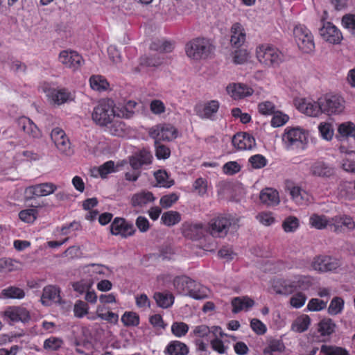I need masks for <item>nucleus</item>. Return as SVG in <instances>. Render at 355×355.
<instances>
[{
    "instance_id": "1",
    "label": "nucleus",
    "mask_w": 355,
    "mask_h": 355,
    "mask_svg": "<svg viewBox=\"0 0 355 355\" xmlns=\"http://www.w3.org/2000/svg\"><path fill=\"white\" fill-rule=\"evenodd\" d=\"M133 114L123 106L116 105L110 98L101 100L94 107L92 120L100 126H107L115 118H130Z\"/></svg>"
},
{
    "instance_id": "2",
    "label": "nucleus",
    "mask_w": 355,
    "mask_h": 355,
    "mask_svg": "<svg viewBox=\"0 0 355 355\" xmlns=\"http://www.w3.org/2000/svg\"><path fill=\"white\" fill-rule=\"evenodd\" d=\"M311 131L302 126H288L282 135L284 148L287 150H305L311 140Z\"/></svg>"
},
{
    "instance_id": "3",
    "label": "nucleus",
    "mask_w": 355,
    "mask_h": 355,
    "mask_svg": "<svg viewBox=\"0 0 355 355\" xmlns=\"http://www.w3.org/2000/svg\"><path fill=\"white\" fill-rule=\"evenodd\" d=\"M254 54L258 62L265 67L275 68L284 60L282 53L270 44H260L255 48Z\"/></svg>"
},
{
    "instance_id": "4",
    "label": "nucleus",
    "mask_w": 355,
    "mask_h": 355,
    "mask_svg": "<svg viewBox=\"0 0 355 355\" xmlns=\"http://www.w3.org/2000/svg\"><path fill=\"white\" fill-rule=\"evenodd\" d=\"M239 220V218L232 215L218 216L209 221L207 231L213 236H223L230 229L236 230Z\"/></svg>"
},
{
    "instance_id": "5",
    "label": "nucleus",
    "mask_w": 355,
    "mask_h": 355,
    "mask_svg": "<svg viewBox=\"0 0 355 355\" xmlns=\"http://www.w3.org/2000/svg\"><path fill=\"white\" fill-rule=\"evenodd\" d=\"M293 35L298 49L302 53H311L314 51L313 35L305 25L295 24L293 29Z\"/></svg>"
},
{
    "instance_id": "6",
    "label": "nucleus",
    "mask_w": 355,
    "mask_h": 355,
    "mask_svg": "<svg viewBox=\"0 0 355 355\" xmlns=\"http://www.w3.org/2000/svg\"><path fill=\"white\" fill-rule=\"evenodd\" d=\"M211 44L209 40L205 38L193 39L185 46L187 55L194 60L206 59L211 53Z\"/></svg>"
},
{
    "instance_id": "7",
    "label": "nucleus",
    "mask_w": 355,
    "mask_h": 355,
    "mask_svg": "<svg viewBox=\"0 0 355 355\" xmlns=\"http://www.w3.org/2000/svg\"><path fill=\"white\" fill-rule=\"evenodd\" d=\"M322 114L328 116L342 114L345 109V99L338 95L327 94L319 98Z\"/></svg>"
},
{
    "instance_id": "8",
    "label": "nucleus",
    "mask_w": 355,
    "mask_h": 355,
    "mask_svg": "<svg viewBox=\"0 0 355 355\" xmlns=\"http://www.w3.org/2000/svg\"><path fill=\"white\" fill-rule=\"evenodd\" d=\"M82 274L87 279V286H92L95 282L109 277L110 270L108 267L98 263H91L81 267Z\"/></svg>"
},
{
    "instance_id": "9",
    "label": "nucleus",
    "mask_w": 355,
    "mask_h": 355,
    "mask_svg": "<svg viewBox=\"0 0 355 355\" xmlns=\"http://www.w3.org/2000/svg\"><path fill=\"white\" fill-rule=\"evenodd\" d=\"M41 89L45 93L48 101L53 104L61 105L73 99V95L66 89L51 87L49 84L44 83Z\"/></svg>"
},
{
    "instance_id": "10",
    "label": "nucleus",
    "mask_w": 355,
    "mask_h": 355,
    "mask_svg": "<svg viewBox=\"0 0 355 355\" xmlns=\"http://www.w3.org/2000/svg\"><path fill=\"white\" fill-rule=\"evenodd\" d=\"M294 105L301 113L312 117H318L322 114L319 98L315 101L311 98H296Z\"/></svg>"
},
{
    "instance_id": "11",
    "label": "nucleus",
    "mask_w": 355,
    "mask_h": 355,
    "mask_svg": "<svg viewBox=\"0 0 355 355\" xmlns=\"http://www.w3.org/2000/svg\"><path fill=\"white\" fill-rule=\"evenodd\" d=\"M177 129L171 124H159L149 130V135L156 141H172L178 137Z\"/></svg>"
},
{
    "instance_id": "12",
    "label": "nucleus",
    "mask_w": 355,
    "mask_h": 355,
    "mask_svg": "<svg viewBox=\"0 0 355 355\" xmlns=\"http://www.w3.org/2000/svg\"><path fill=\"white\" fill-rule=\"evenodd\" d=\"M319 35L323 40L331 44H339L343 40L340 30L331 22H324L319 28Z\"/></svg>"
},
{
    "instance_id": "13",
    "label": "nucleus",
    "mask_w": 355,
    "mask_h": 355,
    "mask_svg": "<svg viewBox=\"0 0 355 355\" xmlns=\"http://www.w3.org/2000/svg\"><path fill=\"white\" fill-rule=\"evenodd\" d=\"M58 188V186L53 182H44L26 187L24 195L28 199L44 197L53 193Z\"/></svg>"
},
{
    "instance_id": "14",
    "label": "nucleus",
    "mask_w": 355,
    "mask_h": 355,
    "mask_svg": "<svg viewBox=\"0 0 355 355\" xmlns=\"http://www.w3.org/2000/svg\"><path fill=\"white\" fill-rule=\"evenodd\" d=\"M340 266L339 259L327 255H320L313 259L311 267L313 270L324 272L336 270Z\"/></svg>"
},
{
    "instance_id": "15",
    "label": "nucleus",
    "mask_w": 355,
    "mask_h": 355,
    "mask_svg": "<svg viewBox=\"0 0 355 355\" xmlns=\"http://www.w3.org/2000/svg\"><path fill=\"white\" fill-rule=\"evenodd\" d=\"M220 105V103L218 100H209L197 104L194 110L201 119L213 120L215 119Z\"/></svg>"
},
{
    "instance_id": "16",
    "label": "nucleus",
    "mask_w": 355,
    "mask_h": 355,
    "mask_svg": "<svg viewBox=\"0 0 355 355\" xmlns=\"http://www.w3.org/2000/svg\"><path fill=\"white\" fill-rule=\"evenodd\" d=\"M0 315L5 320L10 322H26L31 318L29 312L21 306H9Z\"/></svg>"
},
{
    "instance_id": "17",
    "label": "nucleus",
    "mask_w": 355,
    "mask_h": 355,
    "mask_svg": "<svg viewBox=\"0 0 355 355\" xmlns=\"http://www.w3.org/2000/svg\"><path fill=\"white\" fill-rule=\"evenodd\" d=\"M110 231L113 235L127 238L135 233V229L131 223L122 218H116L110 225Z\"/></svg>"
},
{
    "instance_id": "18",
    "label": "nucleus",
    "mask_w": 355,
    "mask_h": 355,
    "mask_svg": "<svg viewBox=\"0 0 355 355\" xmlns=\"http://www.w3.org/2000/svg\"><path fill=\"white\" fill-rule=\"evenodd\" d=\"M59 61L66 67L74 70L78 69L84 62L82 56L72 50L62 51L58 57Z\"/></svg>"
},
{
    "instance_id": "19",
    "label": "nucleus",
    "mask_w": 355,
    "mask_h": 355,
    "mask_svg": "<svg viewBox=\"0 0 355 355\" xmlns=\"http://www.w3.org/2000/svg\"><path fill=\"white\" fill-rule=\"evenodd\" d=\"M273 291L277 294L288 295L296 289L294 275L286 279L279 278L274 279L272 284Z\"/></svg>"
},
{
    "instance_id": "20",
    "label": "nucleus",
    "mask_w": 355,
    "mask_h": 355,
    "mask_svg": "<svg viewBox=\"0 0 355 355\" xmlns=\"http://www.w3.org/2000/svg\"><path fill=\"white\" fill-rule=\"evenodd\" d=\"M227 94L235 100L243 98L252 95L254 90L252 88L243 83H230L226 87Z\"/></svg>"
},
{
    "instance_id": "21",
    "label": "nucleus",
    "mask_w": 355,
    "mask_h": 355,
    "mask_svg": "<svg viewBox=\"0 0 355 355\" xmlns=\"http://www.w3.org/2000/svg\"><path fill=\"white\" fill-rule=\"evenodd\" d=\"M153 194L148 191H141L134 193L130 198L131 206L140 211L146 205L155 200Z\"/></svg>"
},
{
    "instance_id": "22",
    "label": "nucleus",
    "mask_w": 355,
    "mask_h": 355,
    "mask_svg": "<svg viewBox=\"0 0 355 355\" xmlns=\"http://www.w3.org/2000/svg\"><path fill=\"white\" fill-rule=\"evenodd\" d=\"M232 141L233 146L240 150H251L256 145L254 138L246 132L236 134L233 137Z\"/></svg>"
},
{
    "instance_id": "23",
    "label": "nucleus",
    "mask_w": 355,
    "mask_h": 355,
    "mask_svg": "<svg viewBox=\"0 0 355 355\" xmlns=\"http://www.w3.org/2000/svg\"><path fill=\"white\" fill-rule=\"evenodd\" d=\"M310 173L315 177L329 178L334 174V169L322 160H315L310 165Z\"/></svg>"
},
{
    "instance_id": "24",
    "label": "nucleus",
    "mask_w": 355,
    "mask_h": 355,
    "mask_svg": "<svg viewBox=\"0 0 355 355\" xmlns=\"http://www.w3.org/2000/svg\"><path fill=\"white\" fill-rule=\"evenodd\" d=\"M289 193L292 200L297 205H308L313 200L312 196L299 186L290 187Z\"/></svg>"
},
{
    "instance_id": "25",
    "label": "nucleus",
    "mask_w": 355,
    "mask_h": 355,
    "mask_svg": "<svg viewBox=\"0 0 355 355\" xmlns=\"http://www.w3.org/2000/svg\"><path fill=\"white\" fill-rule=\"evenodd\" d=\"M17 123L18 127L30 137L33 138H40L42 137L41 130L29 118L21 116L17 119Z\"/></svg>"
},
{
    "instance_id": "26",
    "label": "nucleus",
    "mask_w": 355,
    "mask_h": 355,
    "mask_svg": "<svg viewBox=\"0 0 355 355\" xmlns=\"http://www.w3.org/2000/svg\"><path fill=\"white\" fill-rule=\"evenodd\" d=\"M207 231V228L200 223H184L182 225L183 234L191 239L200 238Z\"/></svg>"
},
{
    "instance_id": "27",
    "label": "nucleus",
    "mask_w": 355,
    "mask_h": 355,
    "mask_svg": "<svg viewBox=\"0 0 355 355\" xmlns=\"http://www.w3.org/2000/svg\"><path fill=\"white\" fill-rule=\"evenodd\" d=\"M259 200L261 203L268 207L277 206L280 202L278 191L270 187H266L260 191Z\"/></svg>"
},
{
    "instance_id": "28",
    "label": "nucleus",
    "mask_w": 355,
    "mask_h": 355,
    "mask_svg": "<svg viewBox=\"0 0 355 355\" xmlns=\"http://www.w3.org/2000/svg\"><path fill=\"white\" fill-rule=\"evenodd\" d=\"M60 290L52 285L45 286L41 297V302L45 306H50L60 301Z\"/></svg>"
},
{
    "instance_id": "29",
    "label": "nucleus",
    "mask_w": 355,
    "mask_h": 355,
    "mask_svg": "<svg viewBox=\"0 0 355 355\" xmlns=\"http://www.w3.org/2000/svg\"><path fill=\"white\" fill-rule=\"evenodd\" d=\"M345 227L349 230L355 229V221L348 215H337L333 217V231L337 233L342 232V227Z\"/></svg>"
},
{
    "instance_id": "30",
    "label": "nucleus",
    "mask_w": 355,
    "mask_h": 355,
    "mask_svg": "<svg viewBox=\"0 0 355 355\" xmlns=\"http://www.w3.org/2000/svg\"><path fill=\"white\" fill-rule=\"evenodd\" d=\"M309 225L317 230L329 227L333 230V217L329 218L324 215L313 214L309 217Z\"/></svg>"
},
{
    "instance_id": "31",
    "label": "nucleus",
    "mask_w": 355,
    "mask_h": 355,
    "mask_svg": "<svg viewBox=\"0 0 355 355\" xmlns=\"http://www.w3.org/2000/svg\"><path fill=\"white\" fill-rule=\"evenodd\" d=\"M245 31L240 24L236 23L231 28V44L236 48L241 47L245 42Z\"/></svg>"
},
{
    "instance_id": "32",
    "label": "nucleus",
    "mask_w": 355,
    "mask_h": 355,
    "mask_svg": "<svg viewBox=\"0 0 355 355\" xmlns=\"http://www.w3.org/2000/svg\"><path fill=\"white\" fill-rule=\"evenodd\" d=\"M254 304V300L248 296L236 297L232 300V311L234 313L242 311H247L249 309L252 307Z\"/></svg>"
},
{
    "instance_id": "33",
    "label": "nucleus",
    "mask_w": 355,
    "mask_h": 355,
    "mask_svg": "<svg viewBox=\"0 0 355 355\" xmlns=\"http://www.w3.org/2000/svg\"><path fill=\"white\" fill-rule=\"evenodd\" d=\"M96 314L98 318L105 320L110 324H116L119 322V315L110 311L109 308L106 307L105 304L100 303L96 306Z\"/></svg>"
},
{
    "instance_id": "34",
    "label": "nucleus",
    "mask_w": 355,
    "mask_h": 355,
    "mask_svg": "<svg viewBox=\"0 0 355 355\" xmlns=\"http://www.w3.org/2000/svg\"><path fill=\"white\" fill-rule=\"evenodd\" d=\"M193 286H195V281L188 277H177L174 280V286L178 292L185 295H189Z\"/></svg>"
},
{
    "instance_id": "35",
    "label": "nucleus",
    "mask_w": 355,
    "mask_h": 355,
    "mask_svg": "<svg viewBox=\"0 0 355 355\" xmlns=\"http://www.w3.org/2000/svg\"><path fill=\"white\" fill-rule=\"evenodd\" d=\"M165 355H186L189 352L187 346L179 341H171L165 349Z\"/></svg>"
},
{
    "instance_id": "36",
    "label": "nucleus",
    "mask_w": 355,
    "mask_h": 355,
    "mask_svg": "<svg viewBox=\"0 0 355 355\" xmlns=\"http://www.w3.org/2000/svg\"><path fill=\"white\" fill-rule=\"evenodd\" d=\"M153 297L157 306L163 309L170 307L174 302V297L169 292H157Z\"/></svg>"
},
{
    "instance_id": "37",
    "label": "nucleus",
    "mask_w": 355,
    "mask_h": 355,
    "mask_svg": "<svg viewBox=\"0 0 355 355\" xmlns=\"http://www.w3.org/2000/svg\"><path fill=\"white\" fill-rule=\"evenodd\" d=\"M109 125L106 126L107 128V131L114 136L117 137H123L126 135L128 131V127L121 120H112V122L108 124Z\"/></svg>"
},
{
    "instance_id": "38",
    "label": "nucleus",
    "mask_w": 355,
    "mask_h": 355,
    "mask_svg": "<svg viewBox=\"0 0 355 355\" xmlns=\"http://www.w3.org/2000/svg\"><path fill=\"white\" fill-rule=\"evenodd\" d=\"M338 137L344 139L353 137L355 139V124L352 121H345L338 125Z\"/></svg>"
},
{
    "instance_id": "39",
    "label": "nucleus",
    "mask_w": 355,
    "mask_h": 355,
    "mask_svg": "<svg viewBox=\"0 0 355 355\" xmlns=\"http://www.w3.org/2000/svg\"><path fill=\"white\" fill-rule=\"evenodd\" d=\"M25 297L23 289L16 286H9L3 289L0 294L2 299H22Z\"/></svg>"
},
{
    "instance_id": "40",
    "label": "nucleus",
    "mask_w": 355,
    "mask_h": 355,
    "mask_svg": "<svg viewBox=\"0 0 355 355\" xmlns=\"http://www.w3.org/2000/svg\"><path fill=\"white\" fill-rule=\"evenodd\" d=\"M311 324V319L309 315L303 314L297 317L291 325L293 331L302 333L306 331Z\"/></svg>"
},
{
    "instance_id": "41",
    "label": "nucleus",
    "mask_w": 355,
    "mask_h": 355,
    "mask_svg": "<svg viewBox=\"0 0 355 355\" xmlns=\"http://www.w3.org/2000/svg\"><path fill=\"white\" fill-rule=\"evenodd\" d=\"M181 220V214L176 211H167L161 216V222L166 226L171 227L179 223Z\"/></svg>"
},
{
    "instance_id": "42",
    "label": "nucleus",
    "mask_w": 355,
    "mask_h": 355,
    "mask_svg": "<svg viewBox=\"0 0 355 355\" xmlns=\"http://www.w3.org/2000/svg\"><path fill=\"white\" fill-rule=\"evenodd\" d=\"M336 325L333 320L330 318H323L318 323V332L322 336H329L332 334L336 329Z\"/></svg>"
},
{
    "instance_id": "43",
    "label": "nucleus",
    "mask_w": 355,
    "mask_h": 355,
    "mask_svg": "<svg viewBox=\"0 0 355 355\" xmlns=\"http://www.w3.org/2000/svg\"><path fill=\"white\" fill-rule=\"evenodd\" d=\"M89 85L93 90L97 92L105 91L109 87L107 80L101 75H93L89 78Z\"/></svg>"
},
{
    "instance_id": "44",
    "label": "nucleus",
    "mask_w": 355,
    "mask_h": 355,
    "mask_svg": "<svg viewBox=\"0 0 355 355\" xmlns=\"http://www.w3.org/2000/svg\"><path fill=\"white\" fill-rule=\"evenodd\" d=\"M154 177L158 187L169 188L174 184V180L170 178L165 171L158 170L155 172Z\"/></svg>"
},
{
    "instance_id": "45",
    "label": "nucleus",
    "mask_w": 355,
    "mask_h": 355,
    "mask_svg": "<svg viewBox=\"0 0 355 355\" xmlns=\"http://www.w3.org/2000/svg\"><path fill=\"white\" fill-rule=\"evenodd\" d=\"M210 295V291L208 288L195 282V286H192L189 295L196 300H202L208 297Z\"/></svg>"
},
{
    "instance_id": "46",
    "label": "nucleus",
    "mask_w": 355,
    "mask_h": 355,
    "mask_svg": "<svg viewBox=\"0 0 355 355\" xmlns=\"http://www.w3.org/2000/svg\"><path fill=\"white\" fill-rule=\"evenodd\" d=\"M318 132L320 137L327 141L332 140L334 135V130L333 125L329 122H321L318 126Z\"/></svg>"
},
{
    "instance_id": "47",
    "label": "nucleus",
    "mask_w": 355,
    "mask_h": 355,
    "mask_svg": "<svg viewBox=\"0 0 355 355\" xmlns=\"http://www.w3.org/2000/svg\"><path fill=\"white\" fill-rule=\"evenodd\" d=\"M256 220L263 226L269 227L276 223V218L274 214L269 211H263L259 212L256 216Z\"/></svg>"
},
{
    "instance_id": "48",
    "label": "nucleus",
    "mask_w": 355,
    "mask_h": 355,
    "mask_svg": "<svg viewBox=\"0 0 355 355\" xmlns=\"http://www.w3.org/2000/svg\"><path fill=\"white\" fill-rule=\"evenodd\" d=\"M232 61L236 64H242L248 62L250 58V53L246 49H240L235 50L232 55Z\"/></svg>"
},
{
    "instance_id": "49",
    "label": "nucleus",
    "mask_w": 355,
    "mask_h": 355,
    "mask_svg": "<svg viewBox=\"0 0 355 355\" xmlns=\"http://www.w3.org/2000/svg\"><path fill=\"white\" fill-rule=\"evenodd\" d=\"M121 322L125 327H137L139 324V316L133 311H125L121 316Z\"/></svg>"
},
{
    "instance_id": "50",
    "label": "nucleus",
    "mask_w": 355,
    "mask_h": 355,
    "mask_svg": "<svg viewBox=\"0 0 355 355\" xmlns=\"http://www.w3.org/2000/svg\"><path fill=\"white\" fill-rule=\"evenodd\" d=\"M270 125L273 128H279L284 125L289 121V116L282 111L277 110L272 114Z\"/></svg>"
},
{
    "instance_id": "51",
    "label": "nucleus",
    "mask_w": 355,
    "mask_h": 355,
    "mask_svg": "<svg viewBox=\"0 0 355 355\" xmlns=\"http://www.w3.org/2000/svg\"><path fill=\"white\" fill-rule=\"evenodd\" d=\"M341 24L351 35L355 37V13H348L343 16Z\"/></svg>"
},
{
    "instance_id": "52",
    "label": "nucleus",
    "mask_w": 355,
    "mask_h": 355,
    "mask_svg": "<svg viewBox=\"0 0 355 355\" xmlns=\"http://www.w3.org/2000/svg\"><path fill=\"white\" fill-rule=\"evenodd\" d=\"M344 300L339 297H334L328 307V313L331 315L340 314L344 309Z\"/></svg>"
},
{
    "instance_id": "53",
    "label": "nucleus",
    "mask_w": 355,
    "mask_h": 355,
    "mask_svg": "<svg viewBox=\"0 0 355 355\" xmlns=\"http://www.w3.org/2000/svg\"><path fill=\"white\" fill-rule=\"evenodd\" d=\"M296 289L308 290L313 284V278L310 276L294 275Z\"/></svg>"
},
{
    "instance_id": "54",
    "label": "nucleus",
    "mask_w": 355,
    "mask_h": 355,
    "mask_svg": "<svg viewBox=\"0 0 355 355\" xmlns=\"http://www.w3.org/2000/svg\"><path fill=\"white\" fill-rule=\"evenodd\" d=\"M300 226L299 219L293 216H290L284 219L282 223V228L286 233L295 232Z\"/></svg>"
},
{
    "instance_id": "55",
    "label": "nucleus",
    "mask_w": 355,
    "mask_h": 355,
    "mask_svg": "<svg viewBox=\"0 0 355 355\" xmlns=\"http://www.w3.org/2000/svg\"><path fill=\"white\" fill-rule=\"evenodd\" d=\"M119 164L115 166L114 162L108 161L100 166L98 171L102 178H105L108 174L119 171Z\"/></svg>"
},
{
    "instance_id": "56",
    "label": "nucleus",
    "mask_w": 355,
    "mask_h": 355,
    "mask_svg": "<svg viewBox=\"0 0 355 355\" xmlns=\"http://www.w3.org/2000/svg\"><path fill=\"white\" fill-rule=\"evenodd\" d=\"M327 302L328 300L312 298L309 301L306 309L309 311L318 312L326 309Z\"/></svg>"
},
{
    "instance_id": "57",
    "label": "nucleus",
    "mask_w": 355,
    "mask_h": 355,
    "mask_svg": "<svg viewBox=\"0 0 355 355\" xmlns=\"http://www.w3.org/2000/svg\"><path fill=\"white\" fill-rule=\"evenodd\" d=\"M189 329V325L183 322H175L171 325V332L177 338L184 336Z\"/></svg>"
},
{
    "instance_id": "58",
    "label": "nucleus",
    "mask_w": 355,
    "mask_h": 355,
    "mask_svg": "<svg viewBox=\"0 0 355 355\" xmlns=\"http://www.w3.org/2000/svg\"><path fill=\"white\" fill-rule=\"evenodd\" d=\"M63 344L62 338L52 336L44 340V348L49 351H57L62 347Z\"/></svg>"
},
{
    "instance_id": "59",
    "label": "nucleus",
    "mask_w": 355,
    "mask_h": 355,
    "mask_svg": "<svg viewBox=\"0 0 355 355\" xmlns=\"http://www.w3.org/2000/svg\"><path fill=\"white\" fill-rule=\"evenodd\" d=\"M306 295L302 292H297L293 295L289 300V304L294 309H300L306 303Z\"/></svg>"
},
{
    "instance_id": "60",
    "label": "nucleus",
    "mask_w": 355,
    "mask_h": 355,
    "mask_svg": "<svg viewBox=\"0 0 355 355\" xmlns=\"http://www.w3.org/2000/svg\"><path fill=\"white\" fill-rule=\"evenodd\" d=\"M210 334V328L205 324H200L193 327L191 336L196 339H207Z\"/></svg>"
},
{
    "instance_id": "61",
    "label": "nucleus",
    "mask_w": 355,
    "mask_h": 355,
    "mask_svg": "<svg viewBox=\"0 0 355 355\" xmlns=\"http://www.w3.org/2000/svg\"><path fill=\"white\" fill-rule=\"evenodd\" d=\"M275 104L269 101H265L258 104L259 112L265 116L272 115L275 111Z\"/></svg>"
},
{
    "instance_id": "62",
    "label": "nucleus",
    "mask_w": 355,
    "mask_h": 355,
    "mask_svg": "<svg viewBox=\"0 0 355 355\" xmlns=\"http://www.w3.org/2000/svg\"><path fill=\"white\" fill-rule=\"evenodd\" d=\"M241 169V164L236 161H230L223 166V172L227 175H233L239 173Z\"/></svg>"
},
{
    "instance_id": "63",
    "label": "nucleus",
    "mask_w": 355,
    "mask_h": 355,
    "mask_svg": "<svg viewBox=\"0 0 355 355\" xmlns=\"http://www.w3.org/2000/svg\"><path fill=\"white\" fill-rule=\"evenodd\" d=\"M179 199V195L175 193H171L165 195L160 198L159 204L164 208L167 209L172 207Z\"/></svg>"
},
{
    "instance_id": "64",
    "label": "nucleus",
    "mask_w": 355,
    "mask_h": 355,
    "mask_svg": "<svg viewBox=\"0 0 355 355\" xmlns=\"http://www.w3.org/2000/svg\"><path fill=\"white\" fill-rule=\"evenodd\" d=\"M321 352L324 355H349L347 352L341 347L326 345H322Z\"/></svg>"
}]
</instances>
